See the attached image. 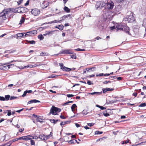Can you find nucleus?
Wrapping results in <instances>:
<instances>
[{
  "mask_svg": "<svg viewBox=\"0 0 146 146\" xmlns=\"http://www.w3.org/2000/svg\"><path fill=\"white\" fill-rule=\"evenodd\" d=\"M16 12L15 10L13 9H5L0 13V18L3 20H5L7 19V17H11L13 13H15Z\"/></svg>",
  "mask_w": 146,
  "mask_h": 146,
  "instance_id": "f257e3e1",
  "label": "nucleus"
},
{
  "mask_svg": "<svg viewBox=\"0 0 146 146\" xmlns=\"http://www.w3.org/2000/svg\"><path fill=\"white\" fill-rule=\"evenodd\" d=\"M116 28L117 29V31H124L126 33L129 35H131L129 31H130L129 27L127 26L123 25L120 23H118L115 24Z\"/></svg>",
  "mask_w": 146,
  "mask_h": 146,
  "instance_id": "f03ea898",
  "label": "nucleus"
},
{
  "mask_svg": "<svg viewBox=\"0 0 146 146\" xmlns=\"http://www.w3.org/2000/svg\"><path fill=\"white\" fill-rule=\"evenodd\" d=\"M18 10H16L15 9L16 12L19 13H23L27 11L28 9L25 7H22L18 8Z\"/></svg>",
  "mask_w": 146,
  "mask_h": 146,
  "instance_id": "7ed1b4c3",
  "label": "nucleus"
},
{
  "mask_svg": "<svg viewBox=\"0 0 146 146\" xmlns=\"http://www.w3.org/2000/svg\"><path fill=\"white\" fill-rule=\"evenodd\" d=\"M110 111V110H105L102 113H101L99 115H104V116L106 117L109 116L110 115V114L112 113L111 110H110V111Z\"/></svg>",
  "mask_w": 146,
  "mask_h": 146,
  "instance_id": "20e7f679",
  "label": "nucleus"
},
{
  "mask_svg": "<svg viewBox=\"0 0 146 146\" xmlns=\"http://www.w3.org/2000/svg\"><path fill=\"white\" fill-rule=\"evenodd\" d=\"M37 33V31L36 30H33L27 32L25 35V36H33V35H36Z\"/></svg>",
  "mask_w": 146,
  "mask_h": 146,
  "instance_id": "39448f33",
  "label": "nucleus"
},
{
  "mask_svg": "<svg viewBox=\"0 0 146 146\" xmlns=\"http://www.w3.org/2000/svg\"><path fill=\"white\" fill-rule=\"evenodd\" d=\"M31 12L32 14L36 16L39 14L40 11L38 9L35 8L31 10Z\"/></svg>",
  "mask_w": 146,
  "mask_h": 146,
  "instance_id": "423d86ee",
  "label": "nucleus"
},
{
  "mask_svg": "<svg viewBox=\"0 0 146 146\" xmlns=\"http://www.w3.org/2000/svg\"><path fill=\"white\" fill-rule=\"evenodd\" d=\"M50 113L48 114V115H49L51 114L53 115H58L57 113H59L61 111V110H50Z\"/></svg>",
  "mask_w": 146,
  "mask_h": 146,
  "instance_id": "0eeeda50",
  "label": "nucleus"
},
{
  "mask_svg": "<svg viewBox=\"0 0 146 146\" xmlns=\"http://www.w3.org/2000/svg\"><path fill=\"white\" fill-rule=\"evenodd\" d=\"M111 13V12L110 11H106V13L103 14L104 18L107 19H109L110 18L109 17L110 16V14Z\"/></svg>",
  "mask_w": 146,
  "mask_h": 146,
  "instance_id": "6e6552de",
  "label": "nucleus"
},
{
  "mask_svg": "<svg viewBox=\"0 0 146 146\" xmlns=\"http://www.w3.org/2000/svg\"><path fill=\"white\" fill-rule=\"evenodd\" d=\"M73 53L72 51L70 49H65L62 51L61 53L62 54H72Z\"/></svg>",
  "mask_w": 146,
  "mask_h": 146,
  "instance_id": "1a4fd4ad",
  "label": "nucleus"
},
{
  "mask_svg": "<svg viewBox=\"0 0 146 146\" xmlns=\"http://www.w3.org/2000/svg\"><path fill=\"white\" fill-rule=\"evenodd\" d=\"M13 66V64H11L5 66H3L0 67V69L1 70H7L10 68L11 66Z\"/></svg>",
  "mask_w": 146,
  "mask_h": 146,
  "instance_id": "9d476101",
  "label": "nucleus"
},
{
  "mask_svg": "<svg viewBox=\"0 0 146 146\" xmlns=\"http://www.w3.org/2000/svg\"><path fill=\"white\" fill-rule=\"evenodd\" d=\"M48 5V2L47 1H44L41 4V6L43 9L46 8Z\"/></svg>",
  "mask_w": 146,
  "mask_h": 146,
  "instance_id": "9b49d317",
  "label": "nucleus"
},
{
  "mask_svg": "<svg viewBox=\"0 0 146 146\" xmlns=\"http://www.w3.org/2000/svg\"><path fill=\"white\" fill-rule=\"evenodd\" d=\"M131 15L129 16L127 18V21L129 22L132 23L134 21V18L132 14H131Z\"/></svg>",
  "mask_w": 146,
  "mask_h": 146,
  "instance_id": "f8f14e48",
  "label": "nucleus"
},
{
  "mask_svg": "<svg viewBox=\"0 0 146 146\" xmlns=\"http://www.w3.org/2000/svg\"><path fill=\"white\" fill-rule=\"evenodd\" d=\"M113 4V3L112 2L111 3L106 4L107 8L110 9H113L114 6Z\"/></svg>",
  "mask_w": 146,
  "mask_h": 146,
  "instance_id": "ddd939ff",
  "label": "nucleus"
},
{
  "mask_svg": "<svg viewBox=\"0 0 146 146\" xmlns=\"http://www.w3.org/2000/svg\"><path fill=\"white\" fill-rule=\"evenodd\" d=\"M37 102H40L38 100H36L35 99L32 100H31L29 101L28 102V103L29 104H30L32 103H36Z\"/></svg>",
  "mask_w": 146,
  "mask_h": 146,
  "instance_id": "4468645a",
  "label": "nucleus"
},
{
  "mask_svg": "<svg viewBox=\"0 0 146 146\" xmlns=\"http://www.w3.org/2000/svg\"><path fill=\"white\" fill-rule=\"evenodd\" d=\"M12 141H10L3 145H0V146H10L12 144Z\"/></svg>",
  "mask_w": 146,
  "mask_h": 146,
  "instance_id": "2eb2a0df",
  "label": "nucleus"
},
{
  "mask_svg": "<svg viewBox=\"0 0 146 146\" xmlns=\"http://www.w3.org/2000/svg\"><path fill=\"white\" fill-rule=\"evenodd\" d=\"M70 121H67L64 122L62 121L60 123V125L61 126L64 125L66 124L70 123Z\"/></svg>",
  "mask_w": 146,
  "mask_h": 146,
  "instance_id": "dca6fc26",
  "label": "nucleus"
},
{
  "mask_svg": "<svg viewBox=\"0 0 146 146\" xmlns=\"http://www.w3.org/2000/svg\"><path fill=\"white\" fill-rule=\"evenodd\" d=\"M45 136L44 134L42 135H39V136L38 137V138L40 139L41 140H45Z\"/></svg>",
  "mask_w": 146,
  "mask_h": 146,
  "instance_id": "f3484780",
  "label": "nucleus"
},
{
  "mask_svg": "<svg viewBox=\"0 0 146 146\" xmlns=\"http://www.w3.org/2000/svg\"><path fill=\"white\" fill-rule=\"evenodd\" d=\"M90 110H83L81 113L84 115H86L90 112Z\"/></svg>",
  "mask_w": 146,
  "mask_h": 146,
  "instance_id": "a211bd4d",
  "label": "nucleus"
},
{
  "mask_svg": "<svg viewBox=\"0 0 146 146\" xmlns=\"http://www.w3.org/2000/svg\"><path fill=\"white\" fill-rule=\"evenodd\" d=\"M102 92H94L92 93H89V94L93 95H100L101 94H102Z\"/></svg>",
  "mask_w": 146,
  "mask_h": 146,
  "instance_id": "6ab92c4d",
  "label": "nucleus"
},
{
  "mask_svg": "<svg viewBox=\"0 0 146 146\" xmlns=\"http://www.w3.org/2000/svg\"><path fill=\"white\" fill-rule=\"evenodd\" d=\"M30 137V135H28L26 136H24V140L27 141L28 140H30L31 139V138Z\"/></svg>",
  "mask_w": 146,
  "mask_h": 146,
  "instance_id": "aec40b11",
  "label": "nucleus"
},
{
  "mask_svg": "<svg viewBox=\"0 0 146 146\" xmlns=\"http://www.w3.org/2000/svg\"><path fill=\"white\" fill-rule=\"evenodd\" d=\"M61 23V21H57L56 20H54V21H52L49 22L48 23V24H51L52 23Z\"/></svg>",
  "mask_w": 146,
  "mask_h": 146,
  "instance_id": "412c9836",
  "label": "nucleus"
},
{
  "mask_svg": "<svg viewBox=\"0 0 146 146\" xmlns=\"http://www.w3.org/2000/svg\"><path fill=\"white\" fill-rule=\"evenodd\" d=\"M63 71H65L66 72H69L72 70V69L66 67H64L62 70Z\"/></svg>",
  "mask_w": 146,
  "mask_h": 146,
  "instance_id": "4be33fe9",
  "label": "nucleus"
},
{
  "mask_svg": "<svg viewBox=\"0 0 146 146\" xmlns=\"http://www.w3.org/2000/svg\"><path fill=\"white\" fill-rule=\"evenodd\" d=\"M96 68L94 67L91 68L87 70L88 72H93L95 71Z\"/></svg>",
  "mask_w": 146,
  "mask_h": 146,
  "instance_id": "5701e85b",
  "label": "nucleus"
},
{
  "mask_svg": "<svg viewBox=\"0 0 146 146\" xmlns=\"http://www.w3.org/2000/svg\"><path fill=\"white\" fill-rule=\"evenodd\" d=\"M129 140L128 139L127 140L125 141H121V143L122 145L125 144L129 143Z\"/></svg>",
  "mask_w": 146,
  "mask_h": 146,
  "instance_id": "b1692460",
  "label": "nucleus"
},
{
  "mask_svg": "<svg viewBox=\"0 0 146 146\" xmlns=\"http://www.w3.org/2000/svg\"><path fill=\"white\" fill-rule=\"evenodd\" d=\"M25 21V18L23 17H21V19L20 22L19 23V24L21 25Z\"/></svg>",
  "mask_w": 146,
  "mask_h": 146,
  "instance_id": "393cba45",
  "label": "nucleus"
},
{
  "mask_svg": "<svg viewBox=\"0 0 146 146\" xmlns=\"http://www.w3.org/2000/svg\"><path fill=\"white\" fill-rule=\"evenodd\" d=\"M43 118L42 117H40V118H37L36 119V120L37 122H39L40 123H42L44 122L42 120H40V119L42 120Z\"/></svg>",
  "mask_w": 146,
  "mask_h": 146,
  "instance_id": "a878e982",
  "label": "nucleus"
},
{
  "mask_svg": "<svg viewBox=\"0 0 146 146\" xmlns=\"http://www.w3.org/2000/svg\"><path fill=\"white\" fill-rule=\"evenodd\" d=\"M99 2H100V5H101V7H104L105 6L106 4V3H104L103 1H99Z\"/></svg>",
  "mask_w": 146,
  "mask_h": 146,
  "instance_id": "bb28decb",
  "label": "nucleus"
},
{
  "mask_svg": "<svg viewBox=\"0 0 146 146\" xmlns=\"http://www.w3.org/2000/svg\"><path fill=\"white\" fill-rule=\"evenodd\" d=\"M64 10L67 13H69L70 12V9L66 6L64 7Z\"/></svg>",
  "mask_w": 146,
  "mask_h": 146,
  "instance_id": "cd10ccee",
  "label": "nucleus"
},
{
  "mask_svg": "<svg viewBox=\"0 0 146 146\" xmlns=\"http://www.w3.org/2000/svg\"><path fill=\"white\" fill-rule=\"evenodd\" d=\"M103 133V132L100 131H96L95 132V135H100L101 134Z\"/></svg>",
  "mask_w": 146,
  "mask_h": 146,
  "instance_id": "c85d7f7f",
  "label": "nucleus"
},
{
  "mask_svg": "<svg viewBox=\"0 0 146 146\" xmlns=\"http://www.w3.org/2000/svg\"><path fill=\"white\" fill-rule=\"evenodd\" d=\"M48 55V53L45 52H42L40 53V56H47Z\"/></svg>",
  "mask_w": 146,
  "mask_h": 146,
  "instance_id": "c756f323",
  "label": "nucleus"
},
{
  "mask_svg": "<svg viewBox=\"0 0 146 146\" xmlns=\"http://www.w3.org/2000/svg\"><path fill=\"white\" fill-rule=\"evenodd\" d=\"M38 38L40 40H42L44 38V37L42 35L40 34L38 36Z\"/></svg>",
  "mask_w": 146,
  "mask_h": 146,
  "instance_id": "7c9ffc66",
  "label": "nucleus"
},
{
  "mask_svg": "<svg viewBox=\"0 0 146 146\" xmlns=\"http://www.w3.org/2000/svg\"><path fill=\"white\" fill-rule=\"evenodd\" d=\"M10 97V96L9 95H6L5 96V100H8Z\"/></svg>",
  "mask_w": 146,
  "mask_h": 146,
  "instance_id": "2f4dec72",
  "label": "nucleus"
},
{
  "mask_svg": "<svg viewBox=\"0 0 146 146\" xmlns=\"http://www.w3.org/2000/svg\"><path fill=\"white\" fill-rule=\"evenodd\" d=\"M100 4V2H99V1L97 2L96 3V4L95 6V7L96 8V9H98V8H100V7L99 6V5Z\"/></svg>",
  "mask_w": 146,
  "mask_h": 146,
  "instance_id": "473e14b6",
  "label": "nucleus"
},
{
  "mask_svg": "<svg viewBox=\"0 0 146 146\" xmlns=\"http://www.w3.org/2000/svg\"><path fill=\"white\" fill-rule=\"evenodd\" d=\"M17 35L18 37H23L24 36H25V35H24V34L23 33H18L17 34Z\"/></svg>",
  "mask_w": 146,
  "mask_h": 146,
  "instance_id": "72a5a7b5",
  "label": "nucleus"
},
{
  "mask_svg": "<svg viewBox=\"0 0 146 146\" xmlns=\"http://www.w3.org/2000/svg\"><path fill=\"white\" fill-rule=\"evenodd\" d=\"M142 25L145 28H146V19L144 20Z\"/></svg>",
  "mask_w": 146,
  "mask_h": 146,
  "instance_id": "f704fd0d",
  "label": "nucleus"
},
{
  "mask_svg": "<svg viewBox=\"0 0 146 146\" xmlns=\"http://www.w3.org/2000/svg\"><path fill=\"white\" fill-rule=\"evenodd\" d=\"M59 26V28L58 29L60 30H62L63 28H64V26L62 25H58Z\"/></svg>",
  "mask_w": 146,
  "mask_h": 146,
  "instance_id": "c9c22d12",
  "label": "nucleus"
},
{
  "mask_svg": "<svg viewBox=\"0 0 146 146\" xmlns=\"http://www.w3.org/2000/svg\"><path fill=\"white\" fill-rule=\"evenodd\" d=\"M50 110H61L60 108L55 107L53 106H52Z\"/></svg>",
  "mask_w": 146,
  "mask_h": 146,
  "instance_id": "e433bc0d",
  "label": "nucleus"
},
{
  "mask_svg": "<svg viewBox=\"0 0 146 146\" xmlns=\"http://www.w3.org/2000/svg\"><path fill=\"white\" fill-rule=\"evenodd\" d=\"M106 74H104L103 73H100V74H96V76H106V75H105Z\"/></svg>",
  "mask_w": 146,
  "mask_h": 146,
  "instance_id": "4c0bfd02",
  "label": "nucleus"
},
{
  "mask_svg": "<svg viewBox=\"0 0 146 146\" xmlns=\"http://www.w3.org/2000/svg\"><path fill=\"white\" fill-rule=\"evenodd\" d=\"M59 65L61 69L62 70L63 69L64 67H65L63 66V64L62 63H59Z\"/></svg>",
  "mask_w": 146,
  "mask_h": 146,
  "instance_id": "58836bf2",
  "label": "nucleus"
},
{
  "mask_svg": "<svg viewBox=\"0 0 146 146\" xmlns=\"http://www.w3.org/2000/svg\"><path fill=\"white\" fill-rule=\"evenodd\" d=\"M31 141V145H35V142L34 140L32 139V138H31V139L30 140Z\"/></svg>",
  "mask_w": 146,
  "mask_h": 146,
  "instance_id": "ea45409f",
  "label": "nucleus"
},
{
  "mask_svg": "<svg viewBox=\"0 0 146 146\" xmlns=\"http://www.w3.org/2000/svg\"><path fill=\"white\" fill-rule=\"evenodd\" d=\"M74 140L73 139H72L70 140L69 141H68V143H71V144H73V143H75L74 142Z\"/></svg>",
  "mask_w": 146,
  "mask_h": 146,
  "instance_id": "a19ab883",
  "label": "nucleus"
},
{
  "mask_svg": "<svg viewBox=\"0 0 146 146\" xmlns=\"http://www.w3.org/2000/svg\"><path fill=\"white\" fill-rule=\"evenodd\" d=\"M146 106V104L145 103L141 104L139 105V107H145Z\"/></svg>",
  "mask_w": 146,
  "mask_h": 146,
  "instance_id": "79ce46f5",
  "label": "nucleus"
},
{
  "mask_svg": "<svg viewBox=\"0 0 146 146\" xmlns=\"http://www.w3.org/2000/svg\"><path fill=\"white\" fill-rule=\"evenodd\" d=\"M96 106L100 108L101 110H104L105 109L104 107H103V106H100L98 105H96Z\"/></svg>",
  "mask_w": 146,
  "mask_h": 146,
  "instance_id": "37998d69",
  "label": "nucleus"
},
{
  "mask_svg": "<svg viewBox=\"0 0 146 146\" xmlns=\"http://www.w3.org/2000/svg\"><path fill=\"white\" fill-rule=\"evenodd\" d=\"M75 50L77 51H85V50L84 49H80L79 48H77L76 49H75Z\"/></svg>",
  "mask_w": 146,
  "mask_h": 146,
  "instance_id": "c03bdc74",
  "label": "nucleus"
},
{
  "mask_svg": "<svg viewBox=\"0 0 146 146\" xmlns=\"http://www.w3.org/2000/svg\"><path fill=\"white\" fill-rule=\"evenodd\" d=\"M94 124V123H88L87 125L90 127H92L93 126Z\"/></svg>",
  "mask_w": 146,
  "mask_h": 146,
  "instance_id": "a18cd8bd",
  "label": "nucleus"
},
{
  "mask_svg": "<svg viewBox=\"0 0 146 146\" xmlns=\"http://www.w3.org/2000/svg\"><path fill=\"white\" fill-rule=\"evenodd\" d=\"M76 107V104H73L71 107V108L72 110H73Z\"/></svg>",
  "mask_w": 146,
  "mask_h": 146,
  "instance_id": "49530a36",
  "label": "nucleus"
},
{
  "mask_svg": "<svg viewBox=\"0 0 146 146\" xmlns=\"http://www.w3.org/2000/svg\"><path fill=\"white\" fill-rule=\"evenodd\" d=\"M28 42L31 44H35V42L34 40L29 41Z\"/></svg>",
  "mask_w": 146,
  "mask_h": 146,
  "instance_id": "de8ad7c7",
  "label": "nucleus"
},
{
  "mask_svg": "<svg viewBox=\"0 0 146 146\" xmlns=\"http://www.w3.org/2000/svg\"><path fill=\"white\" fill-rule=\"evenodd\" d=\"M11 110H7V111H8L7 115L8 116H10L11 115Z\"/></svg>",
  "mask_w": 146,
  "mask_h": 146,
  "instance_id": "09e8293b",
  "label": "nucleus"
},
{
  "mask_svg": "<svg viewBox=\"0 0 146 146\" xmlns=\"http://www.w3.org/2000/svg\"><path fill=\"white\" fill-rule=\"evenodd\" d=\"M60 21H61V23L62 21L64 20L65 19V18L64 16L60 18Z\"/></svg>",
  "mask_w": 146,
  "mask_h": 146,
  "instance_id": "8fccbe9b",
  "label": "nucleus"
},
{
  "mask_svg": "<svg viewBox=\"0 0 146 146\" xmlns=\"http://www.w3.org/2000/svg\"><path fill=\"white\" fill-rule=\"evenodd\" d=\"M58 76L55 75V74H52L51 75V76L50 77L53 78L56 77H57V76Z\"/></svg>",
  "mask_w": 146,
  "mask_h": 146,
  "instance_id": "3c124183",
  "label": "nucleus"
},
{
  "mask_svg": "<svg viewBox=\"0 0 146 146\" xmlns=\"http://www.w3.org/2000/svg\"><path fill=\"white\" fill-rule=\"evenodd\" d=\"M50 137L49 135L45 136V140H46L48 139Z\"/></svg>",
  "mask_w": 146,
  "mask_h": 146,
  "instance_id": "603ef678",
  "label": "nucleus"
},
{
  "mask_svg": "<svg viewBox=\"0 0 146 146\" xmlns=\"http://www.w3.org/2000/svg\"><path fill=\"white\" fill-rule=\"evenodd\" d=\"M30 136H31V137L32 138V139H38V137L37 136H32L31 135H30Z\"/></svg>",
  "mask_w": 146,
  "mask_h": 146,
  "instance_id": "864d4df0",
  "label": "nucleus"
},
{
  "mask_svg": "<svg viewBox=\"0 0 146 146\" xmlns=\"http://www.w3.org/2000/svg\"><path fill=\"white\" fill-rule=\"evenodd\" d=\"M10 98V100H13L16 99V98H17V97H15V96H11Z\"/></svg>",
  "mask_w": 146,
  "mask_h": 146,
  "instance_id": "5fc2aeb1",
  "label": "nucleus"
},
{
  "mask_svg": "<svg viewBox=\"0 0 146 146\" xmlns=\"http://www.w3.org/2000/svg\"><path fill=\"white\" fill-rule=\"evenodd\" d=\"M127 120H122L121 121H114V123H120V122H124V121H127Z\"/></svg>",
  "mask_w": 146,
  "mask_h": 146,
  "instance_id": "6e6d98bb",
  "label": "nucleus"
},
{
  "mask_svg": "<svg viewBox=\"0 0 146 146\" xmlns=\"http://www.w3.org/2000/svg\"><path fill=\"white\" fill-rule=\"evenodd\" d=\"M27 91H25L24 92L23 94L22 95V97H24L26 95V94L27 93Z\"/></svg>",
  "mask_w": 146,
  "mask_h": 146,
  "instance_id": "4d7b16f0",
  "label": "nucleus"
},
{
  "mask_svg": "<svg viewBox=\"0 0 146 146\" xmlns=\"http://www.w3.org/2000/svg\"><path fill=\"white\" fill-rule=\"evenodd\" d=\"M0 100L5 101V98L3 97L0 96Z\"/></svg>",
  "mask_w": 146,
  "mask_h": 146,
  "instance_id": "13d9d810",
  "label": "nucleus"
},
{
  "mask_svg": "<svg viewBox=\"0 0 146 146\" xmlns=\"http://www.w3.org/2000/svg\"><path fill=\"white\" fill-rule=\"evenodd\" d=\"M102 90H103V93H105L107 91V88H103L102 89Z\"/></svg>",
  "mask_w": 146,
  "mask_h": 146,
  "instance_id": "bf43d9fd",
  "label": "nucleus"
},
{
  "mask_svg": "<svg viewBox=\"0 0 146 146\" xmlns=\"http://www.w3.org/2000/svg\"><path fill=\"white\" fill-rule=\"evenodd\" d=\"M18 138L19 140L22 139L23 140H24V136L21 137L19 138Z\"/></svg>",
  "mask_w": 146,
  "mask_h": 146,
  "instance_id": "052dcab7",
  "label": "nucleus"
},
{
  "mask_svg": "<svg viewBox=\"0 0 146 146\" xmlns=\"http://www.w3.org/2000/svg\"><path fill=\"white\" fill-rule=\"evenodd\" d=\"M72 101H69V102H66V103H64V104L63 105V106H64V105H68V103H72Z\"/></svg>",
  "mask_w": 146,
  "mask_h": 146,
  "instance_id": "680f3d73",
  "label": "nucleus"
},
{
  "mask_svg": "<svg viewBox=\"0 0 146 146\" xmlns=\"http://www.w3.org/2000/svg\"><path fill=\"white\" fill-rule=\"evenodd\" d=\"M75 124L77 128L79 127L80 126V125L77 123H76Z\"/></svg>",
  "mask_w": 146,
  "mask_h": 146,
  "instance_id": "e2e57ef3",
  "label": "nucleus"
},
{
  "mask_svg": "<svg viewBox=\"0 0 146 146\" xmlns=\"http://www.w3.org/2000/svg\"><path fill=\"white\" fill-rule=\"evenodd\" d=\"M60 117L62 119H65L66 117L63 115H62V114L60 116Z\"/></svg>",
  "mask_w": 146,
  "mask_h": 146,
  "instance_id": "0e129e2a",
  "label": "nucleus"
},
{
  "mask_svg": "<svg viewBox=\"0 0 146 146\" xmlns=\"http://www.w3.org/2000/svg\"><path fill=\"white\" fill-rule=\"evenodd\" d=\"M87 84L89 85H91L93 84V83H91V82L90 80H88V81Z\"/></svg>",
  "mask_w": 146,
  "mask_h": 146,
  "instance_id": "69168bd1",
  "label": "nucleus"
},
{
  "mask_svg": "<svg viewBox=\"0 0 146 146\" xmlns=\"http://www.w3.org/2000/svg\"><path fill=\"white\" fill-rule=\"evenodd\" d=\"M74 96V95L72 94H68L67 95V96L68 98H70L72 97H73Z\"/></svg>",
  "mask_w": 146,
  "mask_h": 146,
  "instance_id": "338daca9",
  "label": "nucleus"
},
{
  "mask_svg": "<svg viewBox=\"0 0 146 146\" xmlns=\"http://www.w3.org/2000/svg\"><path fill=\"white\" fill-rule=\"evenodd\" d=\"M24 130V128H21L19 129V131L20 132H22Z\"/></svg>",
  "mask_w": 146,
  "mask_h": 146,
  "instance_id": "774afa93",
  "label": "nucleus"
}]
</instances>
